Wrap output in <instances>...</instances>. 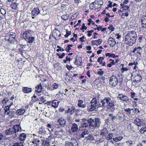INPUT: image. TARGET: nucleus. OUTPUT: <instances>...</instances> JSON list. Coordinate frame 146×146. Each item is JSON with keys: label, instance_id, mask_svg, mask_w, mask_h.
<instances>
[{"label": "nucleus", "instance_id": "423d86ee", "mask_svg": "<svg viewBox=\"0 0 146 146\" xmlns=\"http://www.w3.org/2000/svg\"><path fill=\"white\" fill-rule=\"evenodd\" d=\"M113 100H112L109 97H105L103 100H101L100 102L101 104H99V106L105 108L107 104L111 102Z\"/></svg>", "mask_w": 146, "mask_h": 146}, {"label": "nucleus", "instance_id": "5701e85b", "mask_svg": "<svg viewBox=\"0 0 146 146\" xmlns=\"http://www.w3.org/2000/svg\"><path fill=\"white\" fill-rule=\"evenodd\" d=\"M25 39L28 43L27 44V45L29 46L30 43H32L35 40V38L33 36H32Z\"/></svg>", "mask_w": 146, "mask_h": 146}, {"label": "nucleus", "instance_id": "ea45409f", "mask_svg": "<svg viewBox=\"0 0 146 146\" xmlns=\"http://www.w3.org/2000/svg\"><path fill=\"white\" fill-rule=\"evenodd\" d=\"M142 79L141 76L139 75H137L135 77V80H136L137 82H139L141 81Z\"/></svg>", "mask_w": 146, "mask_h": 146}, {"label": "nucleus", "instance_id": "1a4fd4ad", "mask_svg": "<svg viewBox=\"0 0 146 146\" xmlns=\"http://www.w3.org/2000/svg\"><path fill=\"white\" fill-rule=\"evenodd\" d=\"M33 144L35 146H39L40 144L39 138L36 135L34 136L31 140Z\"/></svg>", "mask_w": 146, "mask_h": 146}, {"label": "nucleus", "instance_id": "de8ad7c7", "mask_svg": "<svg viewBox=\"0 0 146 146\" xmlns=\"http://www.w3.org/2000/svg\"><path fill=\"white\" fill-rule=\"evenodd\" d=\"M46 126L48 128H50L51 131H54L53 130L54 129V128L52 125H51L50 124H48L46 125Z\"/></svg>", "mask_w": 146, "mask_h": 146}, {"label": "nucleus", "instance_id": "f3484780", "mask_svg": "<svg viewBox=\"0 0 146 146\" xmlns=\"http://www.w3.org/2000/svg\"><path fill=\"white\" fill-rule=\"evenodd\" d=\"M118 98L120 100L123 102H127L129 100V98L127 96H124L121 94H119L118 95Z\"/></svg>", "mask_w": 146, "mask_h": 146}, {"label": "nucleus", "instance_id": "bb28decb", "mask_svg": "<svg viewBox=\"0 0 146 146\" xmlns=\"http://www.w3.org/2000/svg\"><path fill=\"white\" fill-rule=\"evenodd\" d=\"M143 49V48L142 47H141L140 46H138L137 47H135L133 51V53H135V51H137V53L140 54L141 55V52H140V51L141 50H142Z\"/></svg>", "mask_w": 146, "mask_h": 146}, {"label": "nucleus", "instance_id": "774afa93", "mask_svg": "<svg viewBox=\"0 0 146 146\" xmlns=\"http://www.w3.org/2000/svg\"><path fill=\"white\" fill-rule=\"evenodd\" d=\"M108 3H109V5L108 6V7L111 8L112 7V2L110 1H109Z\"/></svg>", "mask_w": 146, "mask_h": 146}, {"label": "nucleus", "instance_id": "0eeeda50", "mask_svg": "<svg viewBox=\"0 0 146 146\" xmlns=\"http://www.w3.org/2000/svg\"><path fill=\"white\" fill-rule=\"evenodd\" d=\"M16 34L15 33L11 32L5 36V38L10 42H12L15 41Z\"/></svg>", "mask_w": 146, "mask_h": 146}, {"label": "nucleus", "instance_id": "4be33fe9", "mask_svg": "<svg viewBox=\"0 0 146 146\" xmlns=\"http://www.w3.org/2000/svg\"><path fill=\"white\" fill-rule=\"evenodd\" d=\"M25 112V110L24 109L21 108L17 110L16 111V114L17 116L22 115Z\"/></svg>", "mask_w": 146, "mask_h": 146}, {"label": "nucleus", "instance_id": "09e8293b", "mask_svg": "<svg viewBox=\"0 0 146 146\" xmlns=\"http://www.w3.org/2000/svg\"><path fill=\"white\" fill-rule=\"evenodd\" d=\"M54 89H57L59 87L58 84L56 83H54L52 86Z\"/></svg>", "mask_w": 146, "mask_h": 146}, {"label": "nucleus", "instance_id": "7ed1b4c3", "mask_svg": "<svg viewBox=\"0 0 146 146\" xmlns=\"http://www.w3.org/2000/svg\"><path fill=\"white\" fill-rule=\"evenodd\" d=\"M123 80L122 78H120L118 80L117 78L115 76L113 75L111 77L109 81V84L112 86H116L117 83H119V85L121 84Z\"/></svg>", "mask_w": 146, "mask_h": 146}, {"label": "nucleus", "instance_id": "6e6d98bb", "mask_svg": "<svg viewBox=\"0 0 146 146\" xmlns=\"http://www.w3.org/2000/svg\"><path fill=\"white\" fill-rule=\"evenodd\" d=\"M13 146H24V145L23 143H15Z\"/></svg>", "mask_w": 146, "mask_h": 146}, {"label": "nucleus", "instance_id": "c756f323", "mask_svg": "<svg viewBox=\"0 0 146 146\" xmlns=\"http://www.w3.org/2000/svg\"><path fill=\"white\" fill-rule=\"evenodd\" d=\"M82 59L81 57H79L78 59H76L75 61V64L76 65L79 66L82 65Z\"/></svg>", "mask_w": 146, "mask_h": 146}, {"label": "nucleus", "instance_id": "39448f33", "mask_svg": "<svg viewBox=\"0 0 146 146\" xmlns=\"http://www.w3.org/2000/svg\"><path fill=\"white\" fill-rule=\"evenodd\" d=\"M10 106H7L4 108L5 113L6 115H8L11 118L13 117H17V115L16 113L13 110L9 111Z\"/></svg>", "mask_w": 146, "mask_h": 146}, {"label": "nucleus", "instance_id": "13d9d810", "mask_svg": "<svg viewBox=\"0 0 146 146\" xmlns=\"http://www.w3.org/2000/svg\"><path fill=\"white\" fill-rule=\"evenodd\" d=\"M94 31L93 30H91L88 31L87 33H88L87 34L88 36L89 37H90L92 33Z\"/></svg>", "mask_w": 146, "mask_h": 146}, {"label": "nucleus", "instance_id": "3c124183", "mask_svg": "<svg viewBox=\"0 0 146 146\" xmlns=\"http://www.w3.org/2000/svg\"><path fill=\"white\" fill-rule=\"evenodd\" d=\"M142 23V27L145 29L146 28V21H141Z\"/></svg>", "mask_w": 146, "mask_h": 146}, {"label": "nucleus", "instance_id": "4c0bfd02", "mask_svg": "<svg viewBox=\"0 0 146 146\" xmlns=\"http://www.w3.org/2000/svg\"><path fill=\"white\" fill-rule=\"evenodd\" d=\"M26 137V135L24 133H21L19 136V138L22 141L25 139Z\"/></svg>", "mask_w": 146, "mask_h": 146}, {"label": "nucleus", "instance_id": "680f3d73", "mask_svg": "<svg viewBox=\"0 0 146 146\" xmlns=\"http://www.w3.org/2000/svg\"><path fill=\"white\" fill-rule=\"evenodd\" d=\"M138 82L135 79L133 80L132 84L133 85L136 86L137 85V83Z\"/></svg>", "mask_w": 146, "mask_h": 146}, {"label": "nucleus", "instance_id": "a878e982", "mask_svg": "<svg viewBox=\"0 0 146 146\" xmlns=\"http://www.w3.org/2000/svg\"><path fill=\"white\" fill-rule=\"evenodd\" d=\"M71 130L73 132H76L78 130V125L75 123H73L71 128Z\"/></svg>", "mask_w": 146, "mask_h": 146}, {"label": "nucleus", "instance_id": "b1692460", "mask_svg": "<svg viewBox=\"0 0 146 146\" xmlns=\"http://www.w3.org/2000/svg\"><path fill=\"white\" fill-rule=\"evenodd\" d=\"M12 128L13 129L14 131V133L16 132L19 131H21V127L20 125L19 124H17L15 125Z\"/></svg>", "mask_w": 146, "mask_h": 146}, {"label": "nucleus", "instance_id": "9b49d317", "mask_svg": "<svg viewBox=\"0 0 146 146\" xmlns=\"http://www.w3.org/2000/svg\"><path fill=\"white\" fill-rule=\"evenodd\" d=\"M33 33V31L30 30L25 31L23 33L25 39L32 36Z\"/></svg>", "mask_w": 146, "mask_h": 146}, {"label": "nucleus", "instance_id": "4468645a", "mask_svg": "<svg viewBox=\"0 0 146 146\" xmlns=\"http://www.w3.org/2000/svg\"><path fill=\"white\" fill-rule=\"evenodd\" d=\"M144 121L141 119H140L138 118H136L135 121V123L138 126H143V125H145L143 122Z\"/></svg>", "mask_w": 146, "mask_h": 146}, {"label": "nucleus", "instance_id": "5fc2aeb1", "mask_svg": "<svg viewBox=\"0 0 146 146\" xmlns=\"http://www.w3.org/2000/svg\"><path fill=\"white\" fill-rule=\"evenodd\" d=\"M39 131L40 134L42 135L45 134L46 133L45 131L42 129H40Z\"/></svg>", "mask_w": 146, "mask_h": 146}, {"label": "nucleus", "instance_id": "f257e3e1", "mask_svg": "<svg viewBox=\"0 0 146 146\" xmlns=\"http://www.w3.org/2000/svg\"><path fill=\"white\" fill-rule=\"evenodd\" d=\"M81 122L83 127H87L91 129L98 128L100 123V119L98 118H96L95 120L91 118L88 120L83 118L81 119Z\"/></svg>", "mask_w": 146, "mask_h": 146}, {"label": "nucleus", "instance_id": "f03ea898", "mask_svg": "<svg viewBox=\"0 0 146 146\" xmlns=\"http://www.w3.org/2000/svg\"><path fill=\"white\" fill-rule=\"evenodd\" d=\"M137 35L134 31H129L125 36V42L129 45L132 46L136 42Z\"/></svg>", "mask_w": 146, "mask_h": 146}, {"label": "nucleus", "instance_id": "412c9836", "mask_svg": "<svg viewBox=\"0 0 146 146\" xmlns=\"http://www.w3.org/2000/svg\"><path fill=\"white\" fill-rule=\"evenodd\" d=\"M14 133V131L13 129L12 128L7 129L5 131V134L6 135H10L13 134Z\"/></svg>", "mask_w": 146, "mask_h": 146}, {"label": "nucleus", "instance_id": "cd10ccee", "mask_svg": "<svg viewBox=\"0 0 146 146\" xmlns=\"http://www.w3.org/2000/svg\"><path fill=\"white\" fill-rule=\"evenodd\" d=\"M22 91L24 93H28L31 92L32 89L31 88L27 87H23L22 88Z\"/></svg>", "mask_w": 146, "mask_h": 146}, {"label": "nucleus", "instance_id": "f704fd0d", "mask_svg": "<svg viewBox=\"0 0 146 146\" xmlns=\"http://www.w3.org/2000/svg\"><path fill=\"white\" fill-rule=\"evenodd\" d=\"M120 6L121 7V9L123 10H127L129 8V6L127 5H124L123 4H121Z\"/></svg>", "mask_w": 146, "mask_h": 146}, {"label": "nucleus", "instance_id": "7c9ffc66", "mask_svg": "<svg viewBox=\"0 0 146 146\" xmlns=\"http://www.w3.org/2000/svg\"><path fill=\"white\" fill-rule=\"evenodd\" d=\"M46 97L44 96H41L38 99H35V100H34V102L36 101L37 100L39 101H41L43 103H45L46 101L45 99Z\"/></svg>", "mask_w": 146, "mask_h": 146}, {"label": "nucleus", "instance_id": "a19ab883", "mask_svg": "<svg viewBox=\"0 0 146 146\" xmlns=\"http://www.w3.org/2000/svg\"><path fill=\"white\" fill-rule=\"evenodd\" d=\"M89 7L90 9L92 10H95L96 9H95V5L94 2L92 3L89 5Z\"/></svg>", "mask_w": 146, "mask_h": 146}, {"label": "nucleus", "instance_id": "72a5a7b5", "mask_svg": "<svg viewBox=\"0 0 146 146\" xmlns=\"http://www.w3.org/2000/svg\"><path fill=\"white\" fill-rule=\"evenodd\" d=\"M83 101L82 100H78V105L79 107H81L82 108H84L86 107L85 105L83 104Z\"/></svg>", "mask_w": 146, "mask_h": 146}, {"label": "nucleus", "instance_id": "6ab92c4d", "mask_svg": "<svg viewBox=\"0 0 146 146\" xmlns=\"http://www.w3.org/2000/svg\"><path fill=\"white\" fill-rule=\"evenodd\" d=\"M113 133H109L108 135H106L105 138L107 140L110 141L111 143H113L112 139H113Z\"/></svg>", "mask_w": 146, "mask_h": 146}, {"label": "nucleus", "instance_id": "c9c22d12", "mask_svg": "<svg viewBox=\"0 0 146 146\" xmlns=\"http://www.w3.org/2000/svg\"><path fill=\"white\" fill-rule=\"evenodd\" d=\"M123 138L122 136H119L117 137L113 138V140L116 142H117L121 141Z\"/></svg>", "mask_w": 146, "mask_h": 146}, {"label": "nucleus", "instance_id": "37998d69", "mask_svg": "<svg viewBox=\"0 0 146 146\" xmlns=\"http://www.w3.org/2000/svg\"><path fill=\"white\" fill-rule=\"evenodd\" d=\"M17 6V4L16 3H12L11 5V7L12 9H16Z\"/></svg>", "mask_w": 146, "mask_h": 146}, {"label": "nucleus", "instance_id": "4d7b16f0", "mask_svg": "<svg viewBox=\"0 0 146 146\" xmlns=\"http://www.w3.org/2000/svg\"><path fill=\"white\" fill-rule=\"evenodd\" d=\"M133 109H132L131 110L130 108H128V109H125L124 111L125 112H127L129 114H130L131 113V110H133Z\"/></svg>", "mask_w": 146, "mask_h": 146}, {"label": "nucleus", "instance_id": "f8f14e48", "mask_svg": "<svg viewBox=\"0 0 146 146\" xmlns=\"http://www.w3.org/2000/svg\"><path fill=\"white\" fill-rule=\"evenodd\" d=\"M65 146H78V142L76 141L69 142L66 141L65 143Z\"/></svg>", "mask_w": 146, "mask_h": 146}, {"label": "nucleus", "instance_id": "20e7f679", "mask_svg": "<svg viewBox=\"0 0 146 146\" xmlns=\"http://www.w3.org/2000/svg\"><path fill=\"white\" fill-rule=\"evenodd\" d=\"M99 102H97L96 100L95 99H93L91 101L90 105L88 107V109L90 111H93L96 110L98 107H100L99 106Z\"/></svg>", "mask_w": 146, "mask_h": 146}, {"label": "nucleus", "instance_id": "58836bf2", "mask_svg": "<svg viewBox=\"0 0 146 146\" xmlns=\"http://www.w3.org/2000/svg\"><path fill=\"white\" fill-rule=\"evenodd\" d=\"M94 137L93 135L90 133L87 136V137L85 138V139L86 140H94Z\"/></svg>", "mask_w": 146, "mask_h": 146}, {"label": "nucleus", "instance_id": "49530a36", "mask_svg": "<svg viewBox=\"0 0 146 146\" xmlns=\"http://www.w3.org/2000/svg\"><path fill=\"white\" fill-rule=\"evenodd\" d=\"M108 29L109 30H111V31L112 32L114 31L115 28L114 27H113L112 25H110L108 27Z\"/></svg>", "mask_w": 146, "mask_h": 146}, {"label": "nucleus", "instance_id": "dca6fc26", "mask_svg": "<svg viewBox=\"0 0 146 146\" xmlns=\"http://www.w3.org/2000/svg\"><path fill=\"white\" fill-rule=\"evenodd\" d=\"M95 9H98L100 8L103 3L101 0H96L94 1Z\"/></svg>", "mask_w": 146, "mask_h": 146}, {"label": "nucleus", "instance_id": "9d476101", "mask_svg": "<svg viewBox=\"0 0 146 146\" xmlns=\"http://www.w3.org/2000/svg\"><path fill=\"white\" fill-rule=\"evenodd\" d=\"M60 31L58 30L55 29L52 32V36L56 39L60 37Z\"/></svg>", "mask_w": 146, "mask_h": 146}, {"label": "nucleus", "instance_id": "2f4dec72", "mask_svg": "<svg viewBox=\"0 0 146 146\" xmlns=\"http://www.w3.org/2000/svg\"><path fill=\"white\" fill-rule=\"evenodd\" d=\"M42 89V87L40 85V84L37 86L35 87V91L36 92H41L42 91L41 90Z\"/></svg>", "mask_w": 146, "mask_h": 146}, {"label": "nucleus", "instance_id": "6e6552de", "mask_svg": "<svg viewBox=\"0 0 146 146\" xmlns=\"http://www.w3.org/2000/svg\"><path fill=\"white\" fill-rule=\"evenodd\" d=\"M115 102L113 100L111 102H110L109 104H107L106 106L108 109L109 110L111 111H114L115 109Z\"/></svg>", "mask_w": 146, "mask_h": 146}, {"label": "nucleus", "instance_id": "a18cd8bd", "mask_svg": "<svg viewBox=\"0 0 146 146\" xmlns=\"http://www.w3.org/2000/svg\"><path fill=\"white\" fill-rule=\"evenodd\" d=\"M66 34L64 35L65 37L66 38L68 37L71 34V32L68 31V29H66Z\"/></svg>", "mask_w": 146, "mask_h": 146}, {"label": "nucleus", "instance_id": "c03bdc74", "mask_svg": "<svg viewBox=\"0 0 146 146\" xmlns=\"http://www.w3.org/2000/svg\"><path fill=\"white\" fill-rule=\"evenodd\" d=\"M140 132L141 133L143 134L146 131V127H143L140 129Z\"/></svg>", "mask_w": 146, "mask_h": 146}, {"label": "nucleus", "instance_id": "79ce46f5", "mask_svg": "<svg viewBox=\"0 0 146 146\" xmlns=\"http://www.w3.org/2000/svg\"><path fill=\"white\" fill-rule=\"evenodd\" d=\"M87 29V27L85 26V24L84 23H83L81 27L80 28V29L83 32H84V29L86 30Z\"/></svg>", "mask_w": 146, "mask_h": 146}, {"label": "nucleus", "instance_id": "603ef678", "mask_svg": "<svg viewBox=\"0 0 146 146\" xmlns=\"http://www.w3.org/2000/svg\"><path fill=\"white\" fill-rule=\"evenodd\" d=\"M42 145L44 146H49L50 145L48 141H44L42 143Z\"/></svg>", "mask_w": 146, "mask_h": 146}, {"label": "nucleus", "instance_id": "ddd939ff", "mask_svg": "<svg viewBox=\"0 0 146 146\" xmlns=\"http://www.w3.org/2000/svg\"><path fill=\"white\" fill-rule=\"evenodd\" d=\"M58 123L62 127H64L66 125V121L63 117H61L57 120Z\"/></svg>", "mask_w": 146, "mask_h": 146}, {"label": "nucleus", "instance_id": "c85d7f7f", "mask_svg": "<svg viewBox=\"0 0 146 146\" xmlns=\"http://www.w3.org/2000/svg\"><path fill=\"white\" fill-rule=\"evenodd\" d=\"M102 41V39H99L98 40H92L91 42L93 44L99 45L101 43Z\"/></svg>", "mask_w": 146, "mask_h": 146}, {"label": "nucleus", "instance_id": "473e14b6", "mask_svg": "<svg viewBox=\"0 0 146 146\" xmlns=\"http://www.w3.org/2000/svg\"><path fill=\"white\" fill-rule=\"evenodd\" d=\"M89 132L87 130H85L82 133L81 137L83 138H86L87 137V136Z\"/></svg>", "mask_w": 146, "mask_h": 146}, {"label": "nucleus", "instance_id": "e433bc0d", "mask_svg": "<svg viewBox=\"0 0 146 146\" xmlns=\"http://www.w3.org/2000/svg\"><path fill=\"white\" fill-rule=\"evenodd\" d=\"M105 131H107L106 129H104L101 131V132L100 133V135H102V137L104 136L105 137L106 135L107 134V132H106Z\"/></svg>", "mask_w": 146, "mask_h": 146}, {"label": "nucleus", "instance_id": "0e129e2a", "mask_svg": "<svg viewBox=\"0 0 146 146\" xmlns=\"http://www.w3.org/2000/svg\"><path fill=\"white\" fill-rule=\"evenodd\" d=\"M133 109V112H135L136 114H137L139 112V110L137 108H135V109Z\"/></svg>", "mask_w": 146, "mask_h": 146}, {"label": "nucleus", "instance_id": "8fccbe9b", "mask_svg": "<svg viewBox=\"0 0 146 146\" xmlns=\"http://www.w3.org/2000/svg\"><path fill=\"white\" fill-rule=\"evenodd\" d=\"M56 55L58 56V58H59L61 59L65 55V54L64 53H62L61 54H60L58 53H56Z\"/></svg>", "mask_w": 146, "mask_h": 146}, {"label": "nucleus", "instance_id": "69168bd1", "mask_svg": "<svg viewBox=\"0 0 146 146\" xmlns=\"http://www.w3.org/2000/svg\"><path fill=\"white\" fill-rule=\"evenodd\" d=\"M41 92H42V94L44 96H49L48 93V92H46L44 91H42Z\"/></svg>", "mask_w": 146, "mask_h": 146}, {"label": "nucleus", "instance_id": "bf43d9fd", "mask_svg": "<svg viewBox=\"0 0 146 146\" xmlns=\"http://www.w3.org/2000/svg\"><path fill=\"white\" fill-rule=\"evenodd\" d=\"M126 143L127 145L130 146H131L133 144L132 142L131 141H127L126 142Z\"/></svg>", "mask_w": 146, "mask_h": 146}, {"label": "nucleus", "instance_id": "aec40b11", "mask_svg": "<svg viewBox=\"0 0 146 146\" xmlns=\"http://www.w3.org/2000/svg\"><path fill=\"white\" fill-rule=\"evenodd\" d=\"M108 42L111 46H114L116 44L115 40L112 38L110 37L108 40Z\"/></svg>", "mask_w": 146, "mask_h": 146}, {"label": "nucleus", "instance_id": "864d4df0", "mask_svg": "<svg viewBox=\"0 0 146 146\" xmlns=\"http://www.w3.org/2000/svg\"><path fill=\"white\" fill-rule=\"evenodd\" d=\"M117 115L120 118H121L123 117L124 116V114L122 112H119L117 113Z\"/></svg>", "mask_w": 146, "mask_h": 146}, {"label": "nucleus", "instance_id": "393cba45", "mask_svg": "<svg viewBox=\"0 0 146 146\" xmlns=\"http://www.w3.org/2000/svg\"><path fill=\"white\" fill-rule=\"evenodd\" d=\"M50 105H51L52 107H53L54 108H56L58 107V102L56 100H53L52 102H50L49 103Z\"/></svg>", "mask_w": 146, "mask_h": 146}, {"label": "nucleus", "instance_id": "052dcab7", "mask_svg": "<svg viewBox=\"0 0 146 146\" xmlns=\"http://www.w3.org/2000/svg\"><path fill=\"white\" fill-rule=\"evenodd\" d=\"M8 100L7 98H5L2 101V103L3 104H6L8 101Z\"/></svg>", "mask_w": 146, "mask_h": 146}, {"label": "nucleus", "instance_id": "338daca9", "mask_svg": "<svg viewBox=\"0 0 146 146\" xmlns=\"http://www.w3.org/2000/svg\"><path fill=\"white\" fill-rule=\"evenodd\" d=\"M66 67L68 70H70L72 68V67L71 66H69L68 64H66Z\"/></svg>", "mask_w": 146, "mask_h": 146}, {"label": "nucleus", "instance_id": "a211bd4d", "mask_svg": "<svg viewBox=\"0 0 146 146\" xmlns=\"http://www.w3.org/2000/svg\"><path fill=\"white\" fill-rule=\"evenodd\" d=\"M40 10L37 7L33 9L32 11V16H36L40 13Z\"/></svg>", "mask_w": 146, "mask_h": 146}, {"label": "nucleus", "instance_id": "e2e57ef3", "mask_svg": "<svg viewBox=\"0 0 146 146\" xmlns=\"http://www.w3.org/2000/svg\"><path fill=\"white\" fill-rule=\"evenodd\" d=\"M61 18L62 19L65 20H66L68 19V17L67 16L65 15H62L61 17Z\"/></svg>", "mask_w": 146, "mask_h": 146}, {"label": "nucleus", "instance_id": "2eb2a0df", "mask_svg": "<svg viewBox=\"0 0 146 146\" xmlns=\"http://www.w3.org/2000/svg\"><path fill=\"white\" fill-rule=\"evenodd\" d=\"M68 109L65 111L66 113H69L71 114H72L73 113H74L75 111V108L74 106H68Z\"/></svg>", "mask_w": 146, "mask_h": 146}]
</instances>
